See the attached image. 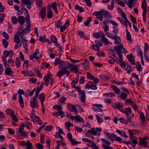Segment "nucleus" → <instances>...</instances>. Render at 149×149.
Segmentation results:
<instances>
[{"instance_id": "nucleus-13", "label": "nucleus", "mask_w": 149, "mask_h": 149, "mask_svg": "<svg viewBox=\"0 0 149 149\" xmlns=\"http://www.w3.org/2000/svg\"><path fill=\"white\" fill-rule=\"evenodd\" d=\"M46 7L45 6L42 8L40 11V15H41V17L43 19H44L46 16Z\"/></svg>"}, {"instance_id": "nucleus-12", "label": "nucleus", "mask_w": 149, "mask_h": 149, "mask_svg": "<svg viewBox=\"0 0 149 149\" xmlns=\"http://www.w3.org/2000/svg\"><path fill=\"white\" fill-rule=\"evenodd\" d=\"M93 15L96 16V18L100 21L103 20V16L102 14L100 13V11L95 12L93 13Z\"/></svg>"}, {"instance_id": "nucleus-38", "label": "nucleus", "mask_w": 149, "mask_h": 149, "mask_svg": "<svg viewBox=\"0 0 149 149\" xmlns=\"http://www.w3.org/2000/svg\"><path fill=\"white\" fill-rule=\"evenodd\" d=\"M45 98V96L43 93H42L39 95V99L40 100V101H44Z\"/></svg>"}, {"instance_id": "nucleus-47", "label": "nucleus", "mask_w": 149, "mask_h": 149, "mask_svg": "<svg viewBox=\"0 0 149 149\" xmlns=\"http://www.w3.org/2000/svg\"><path fill=\"white\" fill-rule=\"evenodd\" d=\"M46 36L44 35L42 36H40L39 39L40 41L42 42V43L45 42L46 40Z\"/></svg>"}, {"instance_id": "nucleus-37", "label": "nucleus", "mask_w": 149, "mask_h": 149, "mask_svg": "<svg viewBox=\"0 0 149 149\" xmlns=\"http://www.w3.org/2000/svg\"><path fill=\"white\" fill-rule=\"evenodd\" d=\"M113 31L112 33L113 34H114V36H117L118 33V29L116 27H113Z\"/></svg>"}, {"instance_id": "nucleus-51", "label": "nucleus", "mask_w": 149, "mask_h": 149, "mask_svg": "<svg viewBox=\"0 0 149 149\" xmlns=\"http://www.w3.org/2000/svg\"><path fill=\"white\" fill-rule=\"evenodd\" d=\"M12 118V120L15 122H16L18 121V118L16 116L15 114L14 113V114H12L11 116Z\"/></svg>"}, {"instance_id": "nucleus-25", "label": "nucleus", "mask_w": 149, "mask_h": 149, "mask_svg": "<svg viewBox=\"0 0 149 149\" xmlns=\"http://www.w3.org/2000/svg\"><path fill=\"white\" fill-rule=\"evenodd\" d=\"M105 133L106 134V136L109 139H112V138H115L116 136V135L113 134H110L108 132H106Z\"/></svg>"}, {"instance_id": "nucleus-49", "label": "nucleus", "mask_w": 149, "mask_h": 149, "mask_svg": "<svg viewBox=\"0 0 149 149\" xmlns=\"http://www.w3.org/2000/svg\"><path fill=\"white\" fill-rule=\"evenodd\" d=\"M58 116H60L61 118H63V117H65V116L64 113L62 110H61V111H58Z\"/></svg>"}, {"instance_id": "nucleus-57", "label": "nucleus", "mask_w": 149, "mask_h": 149, "mask_svg": "<svg viewBox=\"0 0 149 149\" xmlns=\"http://www.w3.org/2000/svg\"><path fill=\"white\" fill-rule=\"evenodd\" d=\"M61 60H60L59 59L56 58L55 61L54 65L56 66L58 65V64H59V63L61 62Z\"/></svg>"}, {"instance_id": "nucleus-1", "label": "nucleus", "mask_w": 149, "mask_h": 149, "mask_svg": "<svg viewBox=\"0 0 149 149\" xmlns=\"http://www.w3.org/2000/svg\"><path fill=\"white\" fill-rule=\"evenodd\" d=\"M114 49L115 51L117 53L118 56L119 57V62L121 63L120 65V66H122V63H124V62L123 59V57L122 56V53H123L122 51L124 52L127 53V51L126 49L123 47V45L122 44L120 43V45L118 46H114Z\"/></svg>"}, {"instance_id": "nucleus-56", "label": "nucleus", "mask_w": 149, "mask_h": 149, "mask_svg": "<svg viewBox=\"0 0 149 149\" xmlns=\"http://www.w3.org/2000/svg\"><path fill=\"white\" fill-rule=\"evenodd\" d=\"M50 78L49 76V75L47 74L45 77L44 78V80L45 82H49Z\"/></svg>"}, {"instance_id": "nucleus-8", "label": "nucleus", "mask_w": 149, "mask_h": 149, "mask_svg": "<svg viewBox=\"0 0 149 149\" xmlns=\"http://www.w3.org/2000/svg\"><path fill=\"white\" fill-rule=\"evenodd\" d=\"M140 141L139 142V144L141 146H143L145 147H146L149 148V146L147 145V142L144 140L142 137H140L139 138Z\"/></svg>"}, {"instance_id": "nucleus-32", "label": "nucleus", "mask_w": 149, "mask_h": 149, "mask_svg": "<svg viewBox=\"0 0 149 149\" xmlns=\"http://www.w3.org/2000/svg\"><path fill=\"white\" fill-rule=\"evenodd\" d=\"M12 73V69L9 67H7L5 70V73L6 75H9Z\"/></svg>"}, {"instance_id": "nucleus-14", "label": "nucleus", "mask_w": 149, "mask_h": 149, "mask_svg": "<svg viewBox=\"0 0 149 149\" xmlns=\"http://www.w3.org/2000/svg\"><path fill=\"white\" fill-rule=\"evenodd\" d=\"M123 104L121 102H116L113 104V107L116 109H120L123 107Z\"/></svg>"}, {"instance_id": "nucleus-43", "label": "nucleus", "mask_w": 149, "mask_h": 149, "mask_svg": "<svg viewBox=\"0 0 149 149\" xmlns=\"http://www.w3.org/2000/svg\"><path fill=\"white\" fill-rule=\"evenodd\" d=\"M53 108L54 109H57L58 111H61L63 109L62 107L60 105H55L53 106Z\"/></svg>"}, {"instance_id": "nucleus-4", "label": "nucleus", "mask_w": 149, "mask_h": 149, "mask_svg": "<svg viewBox=\"0 0 149 149\" xmlns=\"http://www.w3.org/2000/svg\"><path fill=\"white\" fill-rule=\"evenodd\" d=\"M106 35L110 38L115 40V41L114 42V43L116 44L119 43L121 42L120 37L117 36L113 35L111 33L109 32H107Z\"/></svg>"}, {"instance_id": "nucleus-3", "label": "nucleus", "mask_w": 149, "mask_h": 149, "mask_svg": "<svg viewBox=\"0 0 149 149\" xmlns=\"http://www.w3.org/2000/svg\"><path fill=\"white\" fill-rule=\"evenodd\" d=\"M24 92L22 89H19L17 92V93L19 95V96L18 102L20 104V106L22 108H23L24 107V103L23 99L21 95H24Z\"/></svg>"}, {"instance_id": "nucleus-60", "label": "nucleus", "mask_w": 149, "mask_h": 149, "mask_svg": "<svg viewBox=\"0 0 149 149\" xmlns=\"http://www.w3.org/2000/svg\"><path fill=\"white\" fill-rule=\"evenodd\" d=\"M115 141H117L119 142V143H120L122 142V139L118 136H117L116 135V136L115 137Z\"/></svg>"}, {"instance_id": "nucleus-63", "label": "nucleus", "mask_w": 149, "mask_h": 149, "mask_svg": "<svg viewBox=\"0 0 149 149\" xmlns=\"http://www.w3.org/2000/svg\"><path fill=\"white\" fill-rule=\"evenodd\" d=\"M87 78H88L89 79H91V80L94 77L92 74L88 72H87Z\"/></svg>"}, {"instance_id": "nucleus-40", "label": "nucleus", "mask_w": 149, "mask_h": 149, "mask_svg": "<svg viewBox=\"0 0 149 149\" xmlns=\"http://www.w3.org/2000/svg\"><path fill=\"white\" fill-rule=\"evenodd\" d=\"M111 88L114 90L116 93H118L119 92L120 90L116 86L113 85L111 87Z\"/></svg>"}, {"instance_id": "nucleus-18", "label": "nucleus", "mask_w": 149, "mask_h": 149, "mask_svg": "<svg viewBox=\"0 0 149 149\" xmlns=\"http://www.w3.org/2000/svg\"><path fill=\"white\" fill-rule=\"evenodd\" d=\"M95 44H93L92 48H94V47H102V43L101 42L98 40H96L95 41Z\"/></svg>"}, {"instance_id": "nucleus-55", "label": "nucleus", "mask_w": 149, "mask_h": 149, "mask_svg": "<svg viewBox=\"0 0 149 149\" xmlns=\"http://www.w3.org/2000/svg\"><path fill=\"white\" fill-rule=\"evenodd\" d=\"M127 94L126 93H123L120 96V97L121 99L124 100L127 97Z\"/></svg>"}, {"instance_id": "nucleus-50", "label": "nucleus", "mask_w": 149, "mask_h": 149, "mask_svg": "<svg viewBox=\"0 0 149 149\" xmlns=\"http://www.w3.org/2000/svg\"><path fill=\"white\" fill-rule=\"evenodd\" d=\"M17 19L16 17L13 16L11 17V22L12 23L16 24L17 23Z\"/></svg>"}, {"instance_id": "nucleus-7", "label": "nucleus", "mask_w": 149, "mask_h": 149, "mask_svg": "<svg viewBox=\"0 0 149 149\" xmlns=\"http://www.w3.org/2000/svg\"><path fill=\"white\" fill-rule=\"evenodd\" d=\"M67 107L69 108V110L71 111L74 112L76 115L77 114L78 111L76 109L75 106L70 103H69L67 104Z\"/></svg>"}, {"instance_id": "nucleus-31", "label": "nucleus", "mask_w": 149, "mask_h": 149, "mask_svg": "<svg viewBox=\"0 0 149 149\" xmlns=\"http://www.w3.org/2000/svg\"><path fill=\"white\" fill-rule=\"evenodd\" d=\"M100 33L101 34V35H102L101 38L102 40L106 43L109 44V41H108V39L104 37L103 33L101 31L100 32Z\"/></svg>"}, {"instance_id": "nucleus-9", "label": "nucleus", "mask_w": 149, "mask_h": 149, "mask_svg": "<svg viewBox=\"0 0 149 149\" xmlns=\"http://www.w3.org/2000/svg\"><path fill=\"white\" fill-rule=\"evenodd\" d=\"M61 70L58 71L57 73V75L58 77H61L64 74L66 73L67 74V76H69L70 74V72L69 71H68L67 70Z\"/></svg>"}, {"instance_id": "nucleus-44", "label": "nucleus", "mask_w": 149, "mask_h": 149, "mask_svg": "<svg viewBox=\"0 0 149 149\" xmlns=\"http://www.w3.org/2000/svg\"><path fill=\"white\" fill-rule=\"evenodd\" d=\"M126 117L127 118V122L126 123V124H127V123L129 122L130 123H132V120H131V118H132V116H131L130 114L126 115Z\"/></svg>"}, {"instance_id": "nucleus-2", "label": "nucleus", "mask_w": 149, "mask_h": 149, "mask_svg": "<svg viewBox=\"0 0 149 149\" xmlns=\"http://www.w3.org/2000/svg\"><path fill=\"white\" fill-rule=\"evenodd\" d=\"M71 66V65L68 61H61L59 65L60 70H67Z\"/></svg>"}, {"instance_id": "nucleus-53", "label": "nucleus", "mask_w": 149, "mask_h": 149, "mask_svg": "<svg viewBox=\"0 0 149 149\" xmlns=\"http://www.w3.org/2000/svg\"><path fill=\"white\" fill-rule=\"evenodd\" d=\"M52 8L55 11L57 14H58V12L57 9L56 7V3L54 2L51 5Z\"/></svg>"}, {"instance_id": "nucleus-41", "label": "nucleus", "mask_w": 149, "mask_h": 149, "mask_svg": "<svg viewBox=\"0 0 149 149\" xmlns=\"http://www.w3.org/2000/svg\"><path fill=\"white\" fill-rule=\"evenodd\" d=\"M2 44L5 49H6L8 45V42L4 39L2 40Z\"/></svg>"}, {"instance_id": "nucleus-30", "label": "nucleus", "mask_w": 149, "mask_h": 149, "mask_svg": "<svg viewBox=\"0 0 149 149\" xmlns=\"http://www.w3.org/2000/svg\"><path fill=\"white\" fill-rule=\"evenodd\" d=\"M134 0H128L127 2H125V3L129 7L130 9L132 8V4L133 3Z\"/></svg>"}, {"instance_id": "nucleus-48", "label": "nucleus", "mask_w": 149, "mask_h": 149, "mask_svg": "<svg viewBox=\"0 0 149 149\" xmlns=\"http://www.w3.org/2000/svg\"><path fill=\"white\" fill-rule=\"evenodd\" d=\"M99 33H100V32ZM100 34H101V33H98L96 32H94L93 34V37L96 38H100Z\"/></svg>"}, {"instance_id": "nucleus-29", "label": "nucleus", "mask_w": 149, "mask_h": 149, "mask_svg": "<svg viewBox=\"0 0 149 149\" xmlns=\"http://www.w3.org/2000/svg\"><path fill=\"white\" fill-rule=\"evenodd\" d=\"M34 114L36 121L39 125H41L42 123V120L40 119L39 117L35 116V114Z\"/></svg>"}, {"instance_id": "nucleus-59", "label": "nucleus", "mask_w": 149, "mask_h": 149, "mask_svg": "<svg viewBox=\"0 0 149 149\" xmlns=\"http://www.w3.org/2000/svg\"><path fill=\"white\" fill-rule=\"evenodd\" d=\"M53 16V14L52 11H49L47 12V17L48 18L50 19Z\"/></svg>"}, {"instance_id": "nucleus-33", "label": "nucleus", "mask_w": 149, "mask_h": 149, "mask_svg": "<svg viewBox=\"0 0 149 149\" xmlns=\"http://www.w3.org/2000/svg\"><path fill=\"white\" fill-rule=\"evenodd\" d=\"M14 42L17 44H18L19 43L20 39L18 35H16L14 36Z\"/></svg>"}, {"instance_id": "nucleus-16", "label": "nucleus", "mask_w": 149, "mask_h": 149, "mask_svg": "<svg viewBox=\"0 0 149 149\" xmlns=\"http://www.w3.org/2000/svg\"><path fill=\"white\" fill-rule=\"evenodd\" d=\"M79 93L81 95V102L84 103L85 102L86 98L85 92L84 90H82Z\"/></svg>"}, {"instance_id": "nucleus-10", "label": "nucleus", "mask_w": 149, "mask_h": 149, "mask_svg": "<svg viewBox=\"0 0 149 149\" xmlns=\"http://www.w3.org/2000/svg\"><path fill=\"white\" fill-rule=\"evenodd\" d=\"M127 58L132 64L133 65H135V58L132 55H127Z\"/></svg>"}, {"instance_id": "nucleus-62", "label": "nucleus", "mask_w": 149, "mask_h": 149, "mask_svg": "<svg viewBox=\"0 0 149 149\" xmlns=\"http://www.w3.org/2000/svg\"><path fill=\"white\" fill-rule=\"evenodd\" d=\"M6 113L8 115H9L11 116L12 114H14V112L13 110H11L10 109H8L6 111Z\"/></svg>"}, {"instance_id": "nucleus-46", "label": "nucleus", "mask_w": 149, "mask_h": 149, "mask_svg": "<svg viewBox=\"0 0 149 149\" xmlns=\"http://www.w3.org/2000/svg\"><path fill=\"white\" fill-rule=\"evenodd\" d=\"M92 20V17H90L86 20V22H84V24H85V26H87L89 25V22Z\"/></svg>"}, {"instance_id": "nucleus-11", "label": "nucleus", "mask_w": 149, "mask_h": 149, "mask_svg": "<svg viewBox=\"0 0 149 149\" xmlns=\"http://www.w3.org/2000/svg\"><path fill=\"white\" fill-rule=\"evenodd\" d=\"M70 119L72 120H75L76 121H77L79 122H83L84 121L83 119L79 115H77L74 116H70Z\"/></svg>"}, {"instance_id": "nucleus-15", "label": "nucleus", "mask_w": 149, "mask_h": 149, "mask_svg": "<svg viewBox=\"0 0 149 149\" xmlns=\"http://www.w3.org/2000/svg\"><path fill=\"white\" fill-rule=\"evenodd\" d=\"M121 111L125 114L126 116L129 115V113H132V110L130 107L125 108V109H123Z\"/></svg>"}, {"instance_id": "nucleus-61", "label": "nucleus", "mask_w": 149, "mask_h": 149, "mask_svg": "<svg viewBox=\"0 0 149 149\" xmlns=\"http://www.w3.org/2000/svg\"><path fill=\"white\" fill-rule=\"evenodd\" d=\"M36 5H38V6L39 7H41V4H42L43 3L42 0H38L36 1Z\"/></svg>"}, {"instance_id": "nucleus-24", "label": "nucleus", "mask_w": 149, "mask_h": 149, "mask_svg": "<svg viewBox=\"0 0 149 149\" xmlns=\"http://www.w3.org/2000/svg\"><path fill=\"white\" fill-rule=\"evenodd\" d=\"M78 34L81 38L84 39H86L87 36L82 31H78Z\"/></svg>"}, {"instance_id": "nucleus-54", "label": "nucleus", "mask_w": 149, "mask_h": 149, "mask_svg": "<svg viewBox=\"0 0 149 149\" xmlns=\"http://www.w3.org/2000/svg\"><path fill=\"white\" fill-rule=\"evenodd\" d=\"M22 3L27 5H31V3L29 0H22Z\"/></svg>"}, {"instance_id": "nucleus-22", "label": "nucleus", "mask_w": 149, "mask_h": 149, "mask_svg": "<svg viewBox=\"0 0 149 149\" xmlns=\"http://www.w3.org/2000/svg\"><path fill=\"white\" fill-rule=\"evenodd\" d=\"M36 100L33 99L32 101H30V103L31 107L32 108L34 109L36 108L37 107H38V104L36 102Z\"/></svg>"}, {"instance_id": "nucleus-42", "label": "nucleus", "mask_w": 149, "mask_h": 149, "mask_svg": "<svg viewBox=\"0 0 149 149\" xmlns=\"http://www.w3.org/2000/svg\"><path fill=\"white\" fill-rule=\"evenodd\" d=\"M125 70H127V73L128 74H130L132 71V67L130 65H128L127 66Z\"/></svg>"}, {"instance_id": "nucleus-34", "label": "nucleus", "mask_w": 149, "mask_h": 149, "mask_svg": "<svg viewBox=\"0 0 149 149\" xmlns=\"http://www.w3.org/2000/svg\"><path fill=\"white\" fill-rule=\"evenodd\" d=\"M140 114V117L143 123L145 122V118L143 113L141 111H140L139 112Z\"/></svg>"}, {"instance_id": "nucleus-23", "label": "nucleus", "mask_w": 149, "mask_h": 149, "mask_svg": "<svg viewBox=\"0 0 149 149\" xmlns=\"http://www.w3.org/2000/svg\"><path fill=\"white\" fill-rule=\"evenodd\" d=\"M100 78L102 79L104 81H108L109 77L107 75L104 74H101L100 75Z\"/></svg>"}, {"instance_id": "nucleus-28", "label": "nucleus", "mask_w": 149, "mask_h": 149, "mask_svg": "<svg viewBox=\"0 0 149 149\" xmlns=\"http://www.w3.org/2000/svg\"><path fill=\"white\" fill-rule=\"evenodd\" d=\"M75 9L77 10H79V11L81 13H82L84 11V9L77 5L75 6Z\"/></svg>"}, {"instance_id": "nucleus-58", "label": "nucleus", "mask_w": 149, "mask_h": 149, "mask_svg": "<svg viewBox=\"0 0 149 149\" xmlns=\"http://www.w3.org/2000/svg\"><path fill=\"white\" fill-rule=\"evenodd\" d=\"M92 80L93 81L94 84H97L99 82V79L94 77Z\"/></svg>"}, {"instance_id": "nucleus-6", "label": "nucleus", "mask_w": 149, "mask_h": 149, "mask_svg": "<svg viewBox=\"0 0 149 149\" xmlns=\"http://www.w3.org/2000/svg\"><path fill=\"white\" fill-rule=\"evenodd\" d=\"M86 88L87 89L90 88L92 90H96L97 89V87L93 84L92 81H89L86 84Z\"/></svg>"}, {"instance_id": "nucleus-17", "label": "nucleus", "mask_w": 149, "mask_h": 149, "mask_svg": "<svg viewBox=\"0 0 149 149\" xmlns=\"http://www.w3.org/2000/svg\"><path fill=\"white\" fill-rule=\"evenodd\" d=\"M100 13L103 15L105 17H110V14L107 10H105L103 9L101 10H100Z\"/></svg>"}, {"instance_id": "nucleus-52", "label": "nucleus", "mask_w": 149, "mask_h": 149, "mask_svg": "<svg viewBox=\"0 0 149 149\" xmlns=\"http://www.w3.org/2000/svg\"><path fill=\"white\" fill-rule=\"evenodd\" d=\"M26 146H27V149H31L32 144L29 141H27Z\"/></svg>"}, {"instance_id": "nucleus-35", "label": "nucleus", "mask_w": 149, "mask_h": 149, "mask_svg": "<svg viewBox=\"0 0 149 149\" xmlns=\"http://www.w3.org/2000/svg\"><path fill=\"white\" fill-rule=\"evenodd\" d=\"M103 95L105 96L106 97H111L115 96V95L113 93H104L103 94Z\"/></svg>"}, {"instance_id": "nucleus-45", "label": "nucleus", "mask_w": 149, "mask_h": 149, "mask_svg": "<svg viewBox=\"0 0 149 149\" xmlns=\"http://www.w3.org/2000/svg\"><path fill=\"white\" fill-rule=\"evenodd\" d=\"M144 53H147L148 52V44L147 43L145 44Z\"/></svg>"}, {"instance_id": "nucleus-21", "label": "nucleus", "mask_w": 149, "mask_h": 149, "mask_svg": "<svg viewBox=\"0 0 149 149\" xmlns=\"http://www.w3.org/2000/svg\"><path fill=\"white\" fill-rule=\"evenodd\" d=\"M141 8L143 10V12L146 13L147 12V4L146 0H144L143 2L142 3Z\"/></svg>"}, {"instance_id": "nucleus-26", "label": "nucleus", "mask_w": 149, "mask_h": 149, "mask_svg": "<svg viewBox=\"0 0 149 149\" xmlns=\"http://www.w3.org/2000/svg\"><path fill=\"white\" fill-rule=\"evenodd\" d=\"M78 76L79 75H78V77H76L75 79L72 80L71 83V86L72 88L74 86H75V85L77 84L79 80Z\"/></svg>"}, {"instance_id": "nucleus-39", "label": "nucleus", "mask_w": 149, "mask_h": 149, "mask_svg": "<svg viewBox=\"0 0 149 149\" xmlns=\"http://www.w3.org/2000/svg\"><path fill=\"white\" fill-rule=\"evenodd\" d=\"M51 40L52 42H53L54 43H56L57 39L56 38L55 36L54 35H51Z\"/></svg>"}, {"instance_id": "nucleus-36", "label": "nucleus", "mask_w": 149, "mask_h": 149, "mask_svg": "<svg viewBox=\"0 0 149 149\" xmlns=\"http://www.w3.org/2000/svg\"><path fill=\"white\" fill-rule=\"evenodd\" d=\"M16 65L17 68H19L21 65V61L19 58H17L15 61Z\"/></svg>"}, {"instance_id": "nucleus-27", "label": "nucleus", "mask_w": 149, "mask_h": 149, "mask_svg": "<svg viewBox=\"0 0 149 149\" xmlns=\"http://www.w3.org/2000/svg\"><path fill=\"white\" fill-rule=\"evenodd\" d=\"M117 19L126 28L128 27V25L126 24V21H124L121 17H118Z\"/></svg>"}, {"instance_id": "nucleus-20", "label": "nucleus", "mask_w": 149, "mask_h": 149, "mask_svg": "<svg viewBox=\"0 0 149 149\" xmlns=\"http://www.w3.org/2000/svg\"><path fill=\"white\" fill-rule=\"evenodd\" d=\"M17 21L21 25H23L25 22V19L24 17L22 16H19L17 17Z\"/></svg>"}, {"instance_id": "nucleus-19", "label": "nucleus", "mask_w": 149, "mask_h": 149, "mask_svg": "<svg viewBox=\"0 0 149 149\" xmlns=\"http://www.w3.org/2000/svg\"><path fill=\"white\" fill-rule=\"evenodd\" d=\"M87 132L89 134H91L93 135H96L97 134H98V132L96 131L95 130L94 127H92L91 129V130H88L87 131Z\"/></svg>"}, {"instance_id": "nucleus-5", "label": "nucleus", "mask_w": 149, "mask_h": 149, "mask_svg": "<svg viewBox=\"0 0 149 149\" xmlns=\"http://www.w3.org/2000/svg\"><path fill=\"white\" fill-rule=\"evenodd\" d=\"M67 136L68 139L71 143L72 145L74 146L80 143L81 142H78V141H75V139L73 140L72 138V135L71 133H68L67 134Z\"/></svg>"}, {"instance_id": "nucleus-64", "label": "nucleus", "mask_w": 149, "mask_h": 149, "mask_svg": "<svg viewBox=\"0 0 149 149\" xmlns=\"http://www.w3.org/2000/svg\"><path fill=\"white\" fill-rule=\"evenodd\" d=\"M102 147L104 149H113L112 147L106 145H102Z\"/></svg>"}]
</instances>
